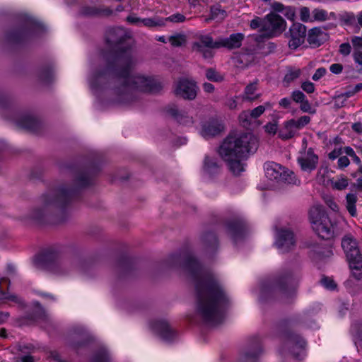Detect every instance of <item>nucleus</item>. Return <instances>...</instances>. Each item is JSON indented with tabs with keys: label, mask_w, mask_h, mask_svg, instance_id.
<instances>
[{
	"label": "nucleus",
	"mask_w": 362,
	"mask_h": 362,
	"mask_svg": "<svg viewBox=\"0 0 362 362\" xmlns=\"http://www.w3.org/2000/svg\"><path fill=\"white\" fill-rule=\"evenodd\" d=\"M137 58L130 48H122L107 59L105 67L95 73L90 79L91 86L101 77L107 76L114 81L113 94L115 101L130 103L134 100V91L155 93L161 85L153 77L141 74L130 75L137 64Z\"/></svg>",
	"instance_id": "nucleus-1"
},
{
	"label": "nucleus",
	"mask_w": 362,
	"mask_h": 362,
	"mask_svg": "<svg viewBox=\"0 0 362 362\" xmlns=\"http://www.w3.org/2000/svg\"><path fill=\"white\" fill-rule=\"evenodd\" d=\"M185 269L194 286L197 298L192 321L208 327L221 323L228 298L218 281L204 270L194 256L187 257Z\"/></svg>",
	"instance_id": "nucleus-2"
},
{
	"label": "nucleus",
	"mask_w": 362,
	"mask_h": 362,
	"mask_svg": "<svg viewBox=\"0 0 362 362\" xmlns=\"http://www.w3.org/2000/svg\"><path fill=\"white\" fill-rule=\"evenodd\" d=\"M90 183L89 175L86 173H80L74 182V187L68 189L62 185L43 194L40 198V205L30 211L28 218L38 223H57L64 221L67 216L66 206L76 189Z\"/></svg>",
	"instance_id": "nucleus-3"
},
{
	"label": "nucleus",
	"mask_w": 362,
	"mask_h": 362,
	"mask_svg": "<svg viewBox=\"0 0 362 362\" xmlns=\"http://www.w3.org/2000/svg\"><path fill=\"white\" fill-rule=\"evenodd\" d=\"M257 148V139L250 133L230 134L218 148V154L230 170L239 175L245 170L243 160Z\"/></svg>",
	"instance_id": "nucleus-4"
},
{
	"label": "nucleus",
	"mask_w": 362,
	"mask_h": 362,
	"mask_svg": "<svg viewBox=\"0 0 362 362\" xmlns=\"http://www.w3.org/2000/svg\"><path fill=\"white\" fill-rule=\"evenodd\" d=\"M297 282V276L291 271L281 272L267 279L262 284V297L267 294L280 293L287 297L293 295Z\"/></svg>",
	"instance_id": "nucleus-5"
},
{
	"label": "nucleus",
	"mask_w": 362,
	"mask_h": 362,
	"mask_svg": "<svg viewBox=\"0 0 362 362\" xmlns=\"http://www.w3.org/2000/svg\"><path fill=\"white\" fill-rule=\"evenodd\" d=\"M309 218L313 230L322 239H329L333 236L334 226L322 206H312Z\"/></svg>",
	"instance_id": "nucleus-6"
},
{
	"label": "nucleus",
	"mask_w": 362,
	"mask_h": 362,
	"mask_svg": "<svg viewBox=\"0 0 362 362\" xmlns=\"http://www.w3.org/2000/svg\"><path fill=\"white\" fill-rule=\"evenodd\" d=\"M341 247L349 262V267L353 276L356 279L362 278V255L358 246V243L351 235L344 237Z\"/></svg>",
	"instance_id": "nucleus-7"
},
{
	"label": "nucleus",
	"mask_w": 362,
	"mask_h": 362,
	"mask_svg": "<svg viewBox=\"0 0 362 362\" xmlns=\"http://www.w3.org/2000/svg\"><path fill=\"white\" fill-rule=\"evenodd\" d=\"M266 177L276 182H284L298 185L300 182L296 177L293 172L285 169L281 165L274 162H268L264 164Z\"/></svg>",
	"instance_id": "nucleus-8"
},
{
	"label": "nucleus",
	"mask_w": 362,
	"mask_h": 362,
	"mask_svg": "<svg viewBox=\"0 0 362 362\" xmlns=\"http://www.w3.org/2000/svg\"><path fill=\"white\" fill-rule=\"evenodd\" d=\"M214 49H218V40L214 41L210 35H199L192 44V51L202 54L205 59L214 56Z\"/></svg>",
	"instance_id": "nucleus-9"
},
{
	"label": "nucleus",
	"mask_w": 362,
	"mask_h": 362,
	"mask_svg": "<svg viewBox=\"0 0 362 362\" xmlns=\"http://www.w3.org/2000/svg\"><path fill=\"white\" fill-rule=\"evenodd\" d=\"M286 28L285 20L278 14L271 12L265 16L264 37L272 38L281 34Z\"/></svg>",
	"instance_id": "nucleus-10"
},
{
	"label": "nucleus",
	"mask_w": 362,
	"mask_h": 362,
	"mask_svg": "<svg viewBox=\"0 0 362 362\" xmlns=\"http://www.w3.org/2000/svg\"><path fill=\"white\" fill-rule=\"evenodd\" d=\"M198 89L194 81L181 78L176 83L175 93L183 99L192 100L196 98Z\"/></svg>",
	"instance_id": "nucleus-11"
},
{
	"label": "nucleus",
	"mask_w": 362,
	"mask_h": 362,
	"mask_svg": "<svg viewBox=\"0 0 362 362\" xmlns=\"http://www.w3.org/2000/svg\"><path fill=\"white\" fill-rule=\"evenodd\" d=\"M296 240L292 231L281 228L276 231L275 245L281 252H286L295 245Z\"/></svg>",
	"instance_id": "nucleus-12"
},
{
	"label": "nucleus",
	"mask_w": 362,
	"mask_h": 362,
	"mask_svg": "<svg viewBox=\"0 0 362 362\" xmlns=\"http://www.w3.org/2000/svg\"><path fill=\"white\" fill-rule=\"evenodd\" d=\"M305 36V26L299 23H293L289 29V47L291 49L298 48L304 42Z\"/></svg>",
	"instance_id": "nucleus-13"
},
{
	"label": "nucleus",
	"mask_w": 362,
	"mask_h": 362,
	"mask_svg": "<svg viewBox=\"0 0 362 362\" xmlns=\"http://www.w3.org/2000/svg\"><path fill=\"white\" fill-rule=\"evenodd\" d=\"M318 160V156L312 148H308L307 151L303 153L301 152L297 158L298 163L300 165L302 170L309 173L316 168Z\"/></svg>",
	"instance_id": "nucleus-14"
},
{
	"label": "nucleus",
	"mask_w": 362,
	"mask_h": 362,
	"mask_svg": "<svg viewBox=\"0 0 362 362\" xmlns=\"http://www.w3.org/2000/svg\"><path fill=\"white\" fill-rule=\"evenodd\" d=\"M153 329L165 341L170 342L176 337V333L165 321L155 322Z\"/></svg>",
	"instance_id": "nucleus-15"
},
{
	"label": "nucleus",
	"mask_w": 362,
	"mask_h": 362,
	"mask_svg": "<svg viewBox=\"0 0 362 362\" xmlns=\"http://www.w3.org/2000/svg\"><path fill=\"white\" fill-rule=\"evenodd\" d=\"M223 129L224 127L222 123L213 119L203 124L201 134L203 137L208 139L219 134Z\"/></svg>",
	"instance_id": "nucleus-16"
},
{
	"label": "nucleus",
	"mask_w": 362,
	"mask_h": 362,
	"mask_svg": "<svg viewBox=\"0 0 362 362\" xmlns=\"http://www.w3.org/2000/svg\"><path fill=\"white\" fill-rule=\"evenodd\" d=\"M243 33H235L229 36V37L218 39V48L226 47L229 49L239 48L244 40Z\"/></svg>",
	"instance_id": "nucleus-17"
},
{
	"label": "nucleus",
	"mask_w": 362,
	"mask_h": 362,
	"mask_svg": "<svg viewBox=\"0 0 362 362\" xmlns=\"http://www.w3.org/2000/svg\"><path fill=\"white\" fill-rule=\"evenodd\" d=\"M166 112L182 124L191 125L194 122L193 118L187 112L179 110L175 105L167 107Z\"/></svg>",
	"instance_id": "nucleus-18"
},
{
	"label": "nucleus",
	"mask_w": 362,
	"mask_h": 362,
	"mask_svg": "<svg viewBox=\"0 0 362 362\" xmlns=\"http://www.w3.org/2000/svg\"><path fill=\"white\" fill-rule=\"evenodd\" d=\"M221 166L215 157L206 155L203 161L202 170L204 175L212 176L219 173Z\"/></svg>",
	"instance_id": "nucleus-19"
},
{
	"label": "nucleus",
	"mask_w": 362,
	"mask_h": 362,
	"mask_svg": "<svg viewBox=\"0 0 362 362\" xmlns=\"http://www.w3.org/2000/svg\"><path fill=\"white\" fill-rule=\"evenodd\" d=\"M298 132L294 119H291L284 122L282 127L279 131V136L283 140H287L295 136Z\"/></svg>",
	"instance_id": "nucleus-20"
},
{
	"label": "nucleus",
	"mask_w": 362,
	"mask_h": 362,
	"mask_svg": "<svg viewBox=\"0 0 362 362\" xmlns=\"http://www.w3.org/2000/svg\"><path fill=\"white\" fill-rule=\"evenodd\" d=\"M227 231L234 240H237L244 234L245 225L243 221L238 219L229 222L227 225Z\"/></svg>",
	"instance_id": "nucleus-21"
},
{
	"label": "nucleus",
	"mask_w": 362,
	"mask_h": 362,
	"mask_svg": "<svg viewBox=\"0 0 362 362\" xmlns=\"http://www.w3.org/2000/svg\"><path fill=\"white\" fill-rule=\"evenodd\" d=\"M72 268L70 261L66 259L57 260L53 263L51 267L52 272L57 275L67 274Z\"/></svg>",
	"instance_id": "nucleus-22"
},
{
	"label": "nucleus",
	"mask_w": 362,
	"mask_h": 362,
	"mask_svg": "<svg viewBox=\"0 0 362 362\" xmlns=\"http://www.w3.org/2000/svg\"><path fill=\"white\" fill-rule=\"evenodd\" d=\"M16 124L19 127L35 131L38 125V122L35 118L30 115L21 116L16 121Z\"/></svg>",
	"instance_id": "nucleus-23"
},
{
	"label": "nucleus",
	"mask_w": 362,
	"mask_h": 362,
	"mask_svg": "<svg viewBox=\"0 0 362 362\" xmlns=\"http://www.w3.org/2000/svg\"><path fill=\"white\" fill-rule=\"evenodd\" d=\"M262 353L260 347H257L242 354L238 362H257Z\"/></svg>",
	"instance_id": "nucleus-24"
},
{
	"label": "nucleus",
	"mask_w": 362,
	"mask_h": 362,
	"mask_svg": "<svg viewBox=\"0 0 362 362\" xmlns=\"http://www.w3.org/2000/svg\"><path fill=\"white\" fill-rule=\"evenodd\" d=\"M257 91V83H253L247 85L244 90L243 95L241 96L243 100L254 101L260 97L259 93H256Z\"/></svg>",
	"instance_id": "nucleus-25"
},
{
	"label": "nucleus",
	"mask_w": 362,
	"mask_h": 362,
	"mask_svg": "<svg viewBox=\"0 0 362 362\" xmlns=\"http://www.w3.org/2000/svg\"><path fill=\"white\" fill-rule=\"evenodd\" d=\"M358 200V197L356 193H348L346 196V209L349 214L355 217L357 216V210L356 204Z\"/></svg>",
	"instance_id": "nucleus-26"
},
{
	"label": "nucleus",
	"mask_w": 362,
	"mask_h": 362,
	"mask_svg": "<svg viewBox=\"0 0 362 362\" xmlns=\"http://www.w3.org/2000/svg\"><path fill=\"white\" fill-rule=\"evenodd\" d=\"M142 24L144 26L148 28H160L165 26L163 18L158 16L144 18L142 20Z\"/></svg>",
	"instance_id": "nucleus-27"
},
{
	"label": "nucleus",
	"mask_w": 362,
	"mask_h": 362,
	"mask_svg": "<svg viewBox=\"0 0 362 362\" xmlns=\"http://www.w3.org/2000/svg\"><path fill=\"white\" fill-rule=\"evenodd\" d=\"M301 75V70L299 68L290 67L284 78L283 83L285 86H288L291 83L296 80Z\"/></svg>",
	"instance_id": "nucleus-28"
},
{
	"label": "nucleus",
	"mask_w": 362,
	"mask_h": 362,
	"mask_svg": "<svg viewBox=\"0 0 362 362\" xmlns=\"http://www.w3.org/2000/svg\"><path fill=\"white\" fill-rule=\"evenodd\" d=\"M289 343L292 344V354L294 357H299L303 351V349L305 346V341L303 339L296 337Z\"/></svg>",
	"instance_id": "nucleus-29"
},
{
	"label": "nucleus",
	"mask_w": 362,
	"mask_h": 362,
	"mask_svg": "<svg viewBox=\"0 0 362 362\" xmlns=\"http://www.w3.org/2000/svg\"><path fill=\"white\" fill-rule=\"evenodd\" d=\"M351 332L354 336V341L358 351L359 347L362 348V324L359 326L355 325L351 327Z\"/></svg>",
	"instance_id": "nucleus-30"
},
{
	"label": "nucleus",
	"mask_w": 362,
	"mask_h": 362,
	"mask_svg": "<svg viewBox=\"0 0 362 362\" xmlns=\"http://www.w3.org/2000/svg\"><path fill=\"white\" fill-rule=\"evenodd\" d=\"M265 23V17L260 18L255 16L250 22V27L252 30H259L261 36L264 37V25Z\"/></svg>",
	"instance_id": "nucleus-31"
},
{
	"label": "nucleus",
	"mask_w": 362,
	"mask_h": 362,
	"mask_svg": "<svg viewBox=\"0 0 362 362\" xmlns=\"http://www.w3.org/2000/svg\"><path fill=\"white\" fill-rule=\"evenodd\" d=\"M332 187L337 190H343L349 185V180L345 176H340L331 181Z\"/></svg>",
	"instance_id": "nucleus-32"
},
{
	"label": "nucleus",
	"mask_w": 362,
	"mask_h": 362,
	"mask_svg": "<svg viewBox=\"0 0 362 362\" xmlns=\"http://www.w3.org/2000/svg\"><path fill=\"white\" fill-rule=\"evenodd\" d=\"M272 107V104L269 102L265 103L262 105H259L258 107L254 108L252 110H247L249 112L250 116L252 117L254 119L259 117L267 109H271Z\"/></svg>",
	"instance_id": "nucleus-33"
},
{
	"label": "nucleus",
	"mask_w": 362,
	"mask_h": 362,
	"mask_svg": "<svg viewBox=\"0 0 362 362\" xmlns=\"http://www.w3.org/2000/svg\"><path fill=\"white\" fill-rule=\"evenodd\" d=\"M313 21H325L329 19L328 13L324 9L315 8L312 11Z\"/></svg>",
	"instance_id": "nucleus-34"
},
{
	"label": "nucleus",
	"mask_w": 362,
	"mask_h": 362,
	"mask_svg": "<svg viewBox=\"0 0 362 362\" xmlns=\"http://www.w3.org/2000/svg\"><path fill=\"white\" fill-rule=\"evenodd\" d=\"M211 16L213 19H223L226 16V11L219 4H216L211 7Z\"/></svg>",
	"instance_id": "nucleus-35"
},
{
	"label": "nucleus",
	"mask_w": 362,
	"mask_h": 362,
	"mask_svg": "<svg viewBox=\"0 0 362 362\" xmlns=\"http://www.w3.org/2000/svg\"><path fill=\"white\" fill-rule=\"evenodd\" d=\"M238 119L243 127L249 128L252 124V119H253V118L250 116L247 110H244L239 115Z\"/></svg>",
	"instance_id": "nucleus-36"
},
{
	"label": "nucleus",
	"mask_w": 362,
	"mask_h": 362,
	"mask_svg": "<svg viewBox=\"0 0 362 362\" xmlns=\"http://www.w3.org/2000/svg\"><path fill=\"white\" fill-rule=\"evenodd\" d=\"M322 34V31L318 28H314L309 30L308 41L310 44L319 45L318 36Z\"/></svg>",
	"instance_id": "nucleus-37"
},
{
	"label": "nucleus",
	"mask_w": 362,
	"mask_h": 362,
	"mask_svg": "<svg viewBox=\"0 0 362 362\" xmlns=\"http://www.w3.org/2000/svg\"><path fill=\"white\" fill-rule=\"evenodd\" d=\"M169 42L173 47H180L186 42V37L184 35L177 34L171 35L168 39Z\"/></svg>",
	"instance_id": "nucleus-38"
},
{
	"label": "nucleus",
	"mask_w": 362,
	"mask_h": 362,
	"mask_svg": "<svg viewBox=\"0 0 362 362\" xmlns=\"http://www.w3.org/2000/svg\"><path fill=\"white\" fill-rule=\"evenodd\" d=\"M354 94L355 93L353 89L346 91L337 95L335 98V102L339 107H341L344 105V101H346L347 98L353 96Z\"/></svg>",
	"instance_id": "nucleus-39"
},
{
	"label": "nucleus",
	"mask_w": 362,
	"mask_h": 362,
	"mask_svg": "<svg viewBox=\"0 0 362 362\" xmlns=\"http://www.w3.org/2000/svg\"><path fill=\"white\" fill-rule=\"evenodd\" d=\"M163 19H164L165 26L167 22H172L174 23H182V22L185 21L186 17L183 14L177 13L170 16L169 17L163 18Z\"/></svg>",
	"instance_id": "nucleus-40"
},
{
	"label": "nucleus",
	"mask_w": 362,
	"mask_h": 362,
	"mask_svg": "<svg viewBox=\"0 0 362 362\" xmlns=\"http://www.w3.org/2000/svg\"><path fill=\"white\" fill-rule=\"evenodd\" d=\"M206 76L211 81L218 82L223 80V77L213 69L206 70Z\"/></svg>",
	"instance_id": "nucleus-41"
},
{
	"label": "nucleus",
	"mask_w": 362,
	"mask_h": 362,
	"mask_svg": "<svg viewBox=\"0 0 362 362\" xmlns=\"http://www.w3.org/2000/svg\"><path fill=\"white\" fill-rule=\"evenodd\" d=\"M310 122V117L307 115L302 116L299 117L298 119H294V123L299 131L303 129L305 126H306Z\"/></svg>",
	"instance_id": "nucleus-42"
},
{
	"label": "nucleus",
	"mask_w": 362,
	"mask_h": 362,
	"mask_svg": "<svg viewBox=\"0 0 362 362\" xmlns=\"http://www.w3.org/2000/svg\"><path fill=\"white\" fill-rule=\"evenodd\" d=\"M344 152L347 155L349 156V157L351 158L352 160L359 165L361 164V159L359 158V157L356 154L355 151H354V149L349 146H346V147H344Z\"/></svg>",
	"instance_id": "nucleus-43"
},
{
	"label": "nucleus",
	"mask_w": 362,
	"mask_h": 362,
	"mask_svg": "<svg viewBox=\"0 0 362 362\" xmlns=\"http://www.w3.org/2000/svg\"><path fill=\"white\" fill-rule=\"evenodd\" d=\"M291 98L296 103H300L306 99V96L302 91L296 90L292 92Z\"/></svg>",
	"instance_id": "nucleus-44"
},
{
	"label": "nucleus",
	"mask_w": 362,
	"mask_h": 362,
	"mask_svg": "<svg viewBox=\"0 0 362 362\" xmlns=\"http://www.w3.org/2000/svg\"><path fill=\"white\" fill-rule=\"evenodd\" d=\"M300 19L304 22L310 21L313 22L312 15L310 16V12L308 8L303 7L300 8Z\"/></svg>",
	"instance_id": "nucleus-45"
},
{
	"label": "nucleus",
	"mask_w": 362,
	"mask_h": 362,
	"mask_svg": "<svg viewBox=\"0 0 362 362\" xmlns=\"http://www.w3.org/2000/svg\"><path fill=\"white\" fill-rule=\"evenodd\" d=\"M343 151L344 148H342V146H334L333 150L330 153H329L328 158L329 159L334 160L337 158L340 157Z\"/></svg>",
	"instance_id": "nucleus-46"
},
{
	"label": "nucleus",
	"mask_w": 362,
	"mask_h": 362,
	"mask_svg": "<svg viewBox=\"0 0 362 362\" xmlns=\"http://www.w3.org/2000/svg\"><path fill=\"white\" fill-rule=\"evenodd\" d=\"M321 284L325 288L329 290H334L337 287L335 282L328 277L322 279Z\"/></svg>",
	"instance_id": "nucleus-47"
},
{
	"label": "nucleus",
	"mask_w": 362,
	"mask_h": 362,
	"mask_svg": "<svg viewBox=\"0 0 362 362\" xmlns=\"http://www.w3.org/2000/svg\"><path fill=\"white\" fill-rule=\"evenodd\" d=\"M27 26H28V30H30V31H33L37 28H42V25L39 22L34 20L33 18L28 19Z\"/></svg>",
	"instance_id": "nucleus-48"
},
{
	"label": "nucleus",
	"mask_w": 362,
	"mask_h": 362,
	"mask_svg": "<svg viewBox=\"0 0 362 362\" xmlns=\"http://www.w3.org/2000/svg\"><path fill=\"white\" fill-rule=\"evenodd\" d=\"M351 47L349 42L342 43L339 46V52L344 56H347L351 53Z\"/></svg>",
	"instance_id": "nucleus-49"
},
{
	"label": "nucleus",
	"mask_w": 362,
	"mask_h": 362,
	"mask_svg": "<svg viewBox=\"0 0 362 362\" xmlns=\"http://www.w3.org/2000/svg\"><path fill=\"white\" fill-rule=\"evenodd\" d=\"M302 89L307 93H313L315 91V85L310 81H305L301 85Z\"/></svg>",
	"instance_id": "nucleus-50"
},
{
	"label": "nucleus",
	"mask_w": 362,
	"mask_h": 362,
	"mask_svg": "<svg viewBox=\"0 0 362 362\" xmlns=\"http://www.w3.org/2000/svg\"><path fill=\"white\" fill-rule=\"evenodd\" d=\"M300 104V108L303 112H309V113L314 112V111H312L311 105L310 104L309 101L307 99H305V100L301 102Z\"/></svg>",
	"instance_id": "nucleus-51"
},
{
	"label": "nucleus",
	"mask_w": 362,
	"mask_h": 362,
	"mask_svg": "<svg viewBox=\"0 0 362 362\" xmlns=\"http://www.w3.org/2000/svg\"><path fill=\"white\" fill-rule=\"evenodd\" d=\"M225 105L230 110H235L238 106L237 97L228 98L225 102Z\"/></svg>",
	"instance_id": "nucleus-52"
},
{
	"label": "nucleus",
	"mask_w": 362,
	"mask_h": 362,
	"mask_svg": "<svg viewBox=\"0 0 362 362\" xmlns=\"http://www.w3.org/2000/svg\"><path fill=\"white\" fill-rule=\"evenodd\" d=\"M349 163V159L346 156H340L338 158L337 165L339 168L343 169L347 167Z\"/></svg>",
	"instance_id": "nucleus-53"
},
{
	"label": "nucleus",
	"mask_w": 362,
	"mask_h": 362,
	"mask_svg": "<svg viewBox=\"0 0 362 362\" xmlns=\"http://www.w3.org/2000/svg\"><path fill=\"white\" fill-rule=\"evenodd\" d=\"M264 129L269 134H275L278 129L277 124L276 122L268 123L264 126Z\"/></svg>",
	"instance_id": "nucleus-54"
},
{
	"label": "nucleus",
	"mask_w": 362,
	"mask_h": 362,
	"mask_svg": "<svg viewBox=\"0 0 362 362\" xmlns=\"http://www.w3.org/2000/svg\"><path fill=\"white\" fill-rule=\"evenodd\" d=\"M354 50L362 49V37L355 36L351 39Z\"/></svg>",
	"instance_id": "nucleus-55"
},
{
	"label": "nucleus",
	"mask_w": 362,
	"mask_h": 362,
	"mask_svg": "<svg viewBox=\"0 0 362 362\" xmlns=\"http://www.w3.org/2000/svg\"><path fill=\"white\" fill-rule=\"evenodd\" d=\"M325 73L326 69L325 68H319L315 71L312 78L314 81H318L325 74Z\"/></svg>",
	"instance_id": "nucleus-56"
},
{
	"label": "nucleus",
	"mask_w": 362,
	"mask_h": 362,
	"mask_svg": "<svg viewBox=\"0 0 362 362\" xmlns=\"http://www.w3.org/2000/svg\"><path fill=\"white\" fill-rule=\"evenodd\" d=\"M325 202L327 205L334 211H337L339 209V206L337 204L334 202V200L332 197H328L325 199Z\"/></svg>",
	"instance_id": "nucleus-57"
},
{
	"label": "nucleus",
	"mask_w": 362,
	"mask_h": 362,
	"mask_svg": "<svg viewBox=\"0 0 362 362\" xmlns=\"http://www.w3.org/2000/svg\"><path fill=\"white\" fill-rule=\"evenodd\" d=\"M354 59L356 64L362 65V50L356 49L353 54Z\"/></svg>",
	"instance_id": "nucleus-58"
},
{
	"label": "nucleus",
	"mask_w": 362,
	"mask_h": 362,
	"mask_svg": "<svg viewBox=\"0 0 362 362\" xmlns=\"http://www.w3.org/2000/svg\"><path fill=\"white\" fill-rule=\"evenodd\" d=\"M143 19L144 18L136 17L134 15H129L127 17V22H129L131 24H134V25H139V23H142Z\"/></svg>",
	"instance_id": "nucleus-59"
},
{
	"label": "nucleus",
	"mask_w": 362,
	"mask_h": 362,
	"mask_svg": "<svg viewBox=\"0 0 362 362\" xmlns=\"http://www.w3.org/2000/svg\"><path fill=\"white\" fill-rule=\"evenodd\" d=\"M329 69L333 74H338L342 71L343 66L340 64H333L330 66Z\"/></svg>",
	"instance_id": "nucleus-60"
},
{
	"label": "nucleus",
	"mask_w": 362,
	"mask_h": 362,
	"mask_svg": "<svg viewBox=\"0 0 362 362\" xmlns=\"http://www.w3.org/2000/svg\"><path fill=\"white\" fill-rule=\"evenodd\" d=\"M272 8L276 12H284L286 7H285L281 3L274 2L272 4Z\"/></svg>",
	"instance_id": "nucleus-61"
},
{
	"label": "nucleus",
	"mask_w": 362,
	"mask_h": 362,
	"mask_svg": "<svg viewBox=\"0 0 362 362\" xmlns=\"http://www.w3.org/2000/svg\"><path fill=\"white\" fill-rule=\"evenodd\" d=\"M283 13L288 19H293L295 16L294 11L290 7H286Z\"/></svg>",
	"instance_id": "nucleus-62"
},
{
	"label": "nucleus",
	"mask_w": 362,
	"mask_h": 362,
	"mask_svg": "<svg viewBox=\"0 0 362 362\" xmlns=\"http://www.w3.org/2000/svg\"><path fill=\"white\" fill-rule=\"evenodd\" d=\"M291 105V100L288 98H284L280 100L279 105L284 107L288 108Z\"/></svg>",
	"instance_id": "nucleus-63"
},
{
	"label": "nucleus",
	"mask_w": 362,
	"mask_h": 362,
	"mask_svg": "<svg viewBox=\"0 0 362 362\" xmlns=\"http://www.w3.org/2000/svg\"><path fill=\"white\" fill-rule=\"evenodd\" d=\"M203 89L206 93H212L214 90V86L210 83H204L203 84Z\"/></svg>",
	"instance_id": "nucleus-64"
}]
</instances>
